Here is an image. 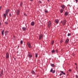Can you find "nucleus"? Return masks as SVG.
<instances>
[{
  "label": "nucleus",
  "instance_id": "obj_39",
  "mask_svg": "<svg viewBox=\"0 0 78 78\" xmlns=\"http://www.w3.org/2000/svg\"><path fill=\"white\" fill-rule=\"evenodd\" d=\"M75 1L76 2V3H77V2H78V0H75Z\"/></svg>",
  "mask_w": 78,
  "mask_h": 78
},
{
  "label": "nucleus",
  "instance_id": "obj_47",
  "mask_svg": "<svg viewBox=\"0 0 78 78\" xmlns=\"http://www.w3.org/2000/svg\"><path fill=\"white\" fill-rule=\"evenodd\" d=\"M60 57H61V56H58V57H59V58H60Z\"/></svg>",
  "mask_w": 78,
  "mask_h": 78
},
{
  "label": "nucleus",
  "instance_id": "obj_28",
  "mask_svg": "<svg viewBox=\"0 0 78 78\" xmlns=\"http://www.w3.org/2000/svg\"><path fill=\"white\" fill-rule=\"evenodd\" d=\"M35 57L36 58H37V53L35 54Z\"/></svg>",
  "mask_w": 78,
  "mask_h": 78
},
{
  "label": "nucleus",
  "instance_id": "obj_18",
  "mask_svg": "<svg viewBox=\"0 0 78 78\" xmlns=\"http://www.w3.org/2000/svg\"><path fill=\"white\" fill-rule=\"evenodd\" d=\"M9 32L8 31H6L5 32V36H6V35H8V33Z\"/></svg>",
  "mask_w": 78,
  "mask_h": 78
},
{
  "label": "nucleus",
  "instance_id": "obj_19",
  "mask_svg": "<svg viewBox=\"0 0 78 78\" xmlns=\"http://www.w3.org/2000/svg\"><path fill=\"white\" fill-rule=\"evenodd\" d=\"M61 10L60 11V12L61 13H62L64 11V9H61Z\"/></svg>",
  "mask_w": 78,
  "mask_h": 78
},
{
  "label": "nucleus",
  "instance_id": "obj_3",
  "mask_svg": "<svg viewBox=\"0 0 78 78\" xmlns=\"http://www.w3.org/2000/svg\"><path fill=\"white\" fill-rule=\"evenodd\" d=\"M60 73H61L59 75V76H61V75H66V73H64V71H60Z\"/></svg>",
  "mask_w": 78,
  "mask_h": 78
},
{
  "label": "nucleus",
  "instance_id": "obj_17",
  "mask_svg": "<svg viewBox=\"0 0 78 78\" xmlns=\"http://www.w3.org/2000/svg\"><path fill=\"white\" fill-rule=\"evenodd\" d=\"M34 24H35V23L34 21H32L31 23V26H34Z\"/></svg>",
  "mask_w": 78,
  "mask_h": 78
},
{
  "label": "nucleus",
  "instance_id": "obj_1",
  "mask_svg": "<svg viewBox=\"0 0 78 78\" xmlns=\"http://www.w3.org/2000/svg\"><path fill=\"white\" fill-rule=\"evenodd\" d=\"M10 11V9H8L6 10L5 11V13L4 14V16L5 18H6V16H8V12H9Z\"/></svg>",
  "mask_w": 78,
  "mask_h": 78
},
{
  "label": "nucleus",
  "instance_id": "obj_20",
  "mask_svg": "<svg viewBox=\"0 0 78 78\" xmlns=\"http://www.w3.org/2000/svg\"><path fill=\"white\" fill-rule=\"evenodd\" d=\"M1 34L2 36H4V30H3L2 31H1Z\"/></svg>",
  "mask_w": 78,
  "mask_h": 78
},
{
  "label": "nucleus",
  "instance_id": "obj_16",
  "mask_svg": "<svg viewBox=\"0 0 78 78\" xmlns=\"http://www.w3.org/2000/svg\"><path fill=\"white\" fill-rule=\"evenodd\" d=\"M64 15L66 16H68V15H69V12H65V13L64 14Z\"/></svg>",
  "mask_w": 78,
  "mask_h": 78
},
{
  "label": "nucleus",
  "instance_id": "obj_43",
  "mask_svg": "<svg viewBox=\"0 0 78 78\" xmlns=\"http://www.w3.org/2000/svg\"><path fill=\"white\" fill-rule=\"evenodd\" d=\"M34 0H30V2H33Z\"/></svg>",
  "mask_w": 78,
  "mask_h": 78
},
{
  "label": "nucleus",
  "instance_id": "obj_8",
  "mask_svg": "<svg viewBox=\"0 0 78 78\" xmlns=\"http://www.w3.org/2000/svg\"><path fill=\"white\" fill-rule=\"evenodd\" d=\"M42 37H43V35L42 34H41L39 35V40H41L42 38Z\"/></svg>",
  "mask_w": 78,
  "mask_h": 78
},
{
  "label": "nucleus",
  "instance_id": "obj_5",
  "mask_svg": "<svg viewBox=\"0 0 78 78\" xmlns=\"http://www.w3.org/2000/svg\"><path fill=\"white\" fill-rule=\"evenodd\" d=\"M51 21H49L48 22V28H50V27H51Z\"/></svg>",
  "mask_w": 78,
  "mask_h": 78
},
{
  "label": "nucleus",
  "instance_id": "obj_24",
  "mask_svg": "<svg viewBox=\"0 0 78 78\" xmlns=\"http://www.w3.org/2000/svg\"><path fill=\"white\" fill-rule=\"evenodd\" d=\"M51 52L52 53H54L55 52V50L53 49L51 51Z\"/></svg>",
  "mask_w": 78,
  "mask_h": 78
},
{
  "label": "nucleus",
  "instance_id": "obj_37",
  "mask_svg": "<svg viewBox=\"0 0 78 78\" xmlns=\"http://www.w3.org/2000/svg\"><path fill=\"white\" fill-rule=\"evenodd\" d=\"M45 12H46V13H48V11H47V10H46V11H45Z\"/></svg>",
  "mask_w": 78,
  "mask_h": 78
},
{
  "label": "nucleus",
  "instance_id": "obj_15",
  "mask_svg": "<svg viewBox=\"0 0 78 78\" xmlns=\"http://www.w3.org/2000/svg\"><path fill=\"white\" fill-rule=\"evenodd\" d=\"M69 42V39H67L66 41H65V43L66 44H68V43Z\"/></svg>",
  "mask_w": 78,
  "mask_h": 78
},
{
  "label": "nucleus",
  "instance_id": "obj_4",
  "mask_svg": "<svg viewBox=\"0 0 78 78\" xmlns=\"http://www.w3.org/2000/svg\"><path fill=\"white\" fill-rule=\"evenodd\" d=\"M20 12V9H17L16 12V15H19Z\"/></svg>",
  "mask_w": 78,
  "mask_h": 78
},
{
  "label": "nucleus",
  "instance_id": "obj_14",
  "mask_svg": "<svg viewBox=\"0 0 78 78\" xmlns=\"http://www.w3.org/2000/svg\"><path fill=\"white\" fill-rule=\"evenodd\" d=\"M61 7L62 8V9H64V8H66V5H61Z\"/></svg>",
  "mask_w": 78,
  "mask_h": 78
},
{
  "label": "nucleus",
  "instance_id": "obj_33",
  "mask_svg": "<svg viewBox=\"0 0 78 78\" xmlns=\"http://www.w3.org/2000/svg\"><path fill=\"white\" fill-rule=\"evenodd\" d=\"M9 17H11V13H10L9 14Z\"/></svg>",
  "mask_w": 78,
  "mask_h": 78
},
{
  "label": "nucleus",
  "instance_id": "obj_7",
  "mask_svg": "<svg viewBox=\"0 0 78 78\" xmlns=\"http://www.w3.org/2000/svg\"><path fill=\"white\" fill-rule=\"evenodd\" d=\"M32 54H31L30 52H28V57L29 58H32Z\"/></svg>",
  "mask_w": 78,
  "mask_h": 78
},
{
  "label": "nucleus",
  "instance_id": "obj_27",
  "mask_svg": "<svg viewBox=\"0 0 78 78\" xmlns=\"http://www.w3.org/2000/svg\"><path fill=\"white\" fill-rule=\"evenodd\" d=\"M51 45H53V44H54V41H52L51 42Z\"/></svg>",
  "mask_w": 78,
  "mask_h": 78
},
{
  "label": "nucleus",
  "instance_id": "obj_11",
  "mask_svg": "<svg viewBox=\"0 0 78 78\" xmlns=\"http://www.w3.org/2000/svg\"><path fill=\"white\" fill-rule=\"evenodd\" d=\"M27 45L28 46V47L30 48H32L31 46V44H30V42H28Z\"/></svg>",
  "mask_w": 78,
  "mask_h": 78
},
{
  "label": "nucleus",
  "instance_id": "obj_9",
  "mask_svg": "<svg viewBox=\"0 0 78 78\" xmlns=\"http://www.w3.org/2000/svg\"><path fill=\"white\" fill-rule=\"evenodd\" d=\"M3 75V70H2L0 72V77H2V76Z\"/></svg>",
  "mask_w": 78,
  "mask_h": 78
},
{
  "label": "nucleus",
  "instance_id": "obj_41",
  "mask_svg": "<svg viewBox=\"0 0 78 78\" xmlns=\"http://www.w3.org/2000/svg\"><path fill=\"white\" fill-rule=\"evenodd\" d=\"M61 51L62 52V51H63V49H62L61 50Z\"/></svg>",
  "mask_w": 78,
  "mask_h": 78
},
{
  "label": "nucleus",
  "instance_id": "obj_51",
  "mask_svg": "<svg viewBox=\"0 0 78 78\" xmlns=\"http://www.w3.org/2000/svg\"><path fill=\"white\" fill-rule=\"evenodd\" d=\"M19 47V46H18V47Z\"/></svg>",
  "mask_w": 78,
  "mask_h": 78
},
{
  "label": "nucleus",
  "instance_id": "obj_22",
  "mask_svg": "<svg viewBox=\"0 0 78 78\" xmlns=\"http://www.w3.org/2000/svg\"><path fill=\"white\" fill-rule=\"evenodd\" d=\"M32 74L36 75V73L34 72V71L32 70Z\"/></svg>",
  "mask_w": 78,
  "mask_h": 78
},
{
  "label": "nucleus",
  "instance_id": "obj_32",
  "mask_svg": "<svg viewBox=\"0 0 78 78\" xmlns=\"http://www.w3.org/2000/svg\"><path fill=\"white\" fill-rule=\"evenodd\" d=\"M69 72H72V70H71V69H69Z\"/></svg>",
  "mask_w": 78,
  "mask_h": 78
},
{
  "label": "nucleus",
  "instance_id": "obj_10",
  "mask_svg": "<svg viewBox=\"0 0 78 78\" xmlns=\"http://www.w3.org/2000/svg\"><path fill=\"white\" fill-rule=\"evenodd\" d=\"M9 53L8 52H7L6 53V58L7 59H8L9 58Z\"/></svg>",
  "mask_w": 78,
  "mask_h": 78
},
{
  "label": "nucleus",
  "instance_id": "obj_36",
  "mask_svg": "<svg viewBox=\"0 0 78 78\" xmlns=\"http://www.w3.org/2000/svg\"><path fill=\"white\" fill-rule=\"evenodd\" d=\"M2 6H0V10H1V9H2Z\"/></svg>",
  "mask_w": 78,
  "mask_h": 78
},
{
  "label": "nucleus",
  "instance_id": "obj_30",
  "mask_svg": "<svg viewBox=\"0 0 78 78\" xmlns=\"http://www.w3.org/2000/svg\"><path fill=\"white\" fill-rule=\"evenodd\" d=\"M56 52L57 53H58V50L57 49L56 50Z\"/></svg>",
  "mask_w": 78,
  "mask_h": 78
},
{
  "label": "nucleus",
  "instance_id": "obj_21",
  "mask_svg": "<svg viewBox=\"0 0 78 78\" xmlns=\"http://www.w3.org/2000/svg\"><path fill=\"white\" fill-rule=\"evenodd\" d=\"M23 5V2H21L20 3V7H22Z\"/></svg>",
  "mask_w": 78,
  "mask_h": 78
},
{
  "label": "nucleus",
  "instance_id": "obj_48",
  "mask_svg": "<svg viewBox=\"0 0 78 78\" xmlns=\"http://www.w3.org/2000/svg\"><path fill=\"white\" fill-rule=\"evenodd\" d=\"M75 65H76H76H77L76 63H75Z\"/></svg>",
  "mask_w": 78,
  "mask_h": 78
},
{
  "label": "nucleus",
  "instance_id": "obj_31",
  "mask_svg": "<svg viewBox=\"0 0 78 78\" xmlns=\"http://www.w3.org/2000/svg\"><path fill=\"white\" fill-rule=\"evenodd\" d=\"M75 76L76 78H78V76H77V75H75Z\"/></svg>",
  "mask_w": 78,
  "mask_h": 78
},
{
  "label": "nucleus",
  "instance_id": "obj_42",
  "mask_svg": "<svg viewBox=\"0 0 78 78\" xmlns=\"http://www.w3.org/2000/svg\"><path fill=\"white\" fill-rule=\"evenodd\" d=\"M24 16H27V15L26 14V13H24Z\"/></svg>",
  "mask_w": 78,
  "mask_h": 78
},
{
  "label": "nucleus",
  "instance_id": "obj_44",
  "mask_svg": "<svg viewBox=\"0 0 78 78\" xmlns=\"http://www.w3.org/2000/svg\"><path fill=\"white\" fill-rule=\"evenodd\" d=\"M47 1H48V2H49L50 1V0H47Z\"/></svg>",
  "mask_w": 78,
  "mask_h": 78
},
{
  "label": "nucleus",
  "instance_id": "obj_29",
  "mask_svg": "<svg viewBox=\"0 0 78 78\" xmlns=\"http://www.w3.org/2000/svg\"><path fill=\"white\" fill-rule=\"evenodd\" d=\"M5 23L6 25H8V22H7V21H6V22H5Z\"/></svg>",
  "mask_w": 78,
  "mask_h": 78
},
{
  "label": "nucleus",
  "instance_id": "obj_25",
  "mask_svg": "<svg viewBox=\"0 0 78 78\" xmlns=\"http://www.w3.org/2000/svg\"><path fill=\"white\" fill-rule=\"evenodd\" d=\"M63 42V40H62V39H61V41H60V43H62Z\"/></svg>",
  "mask_w": 78,
  "mask_h": 78
},
{
  "label": "nucleus",
  "instance_id": "obj_35",
  "mask_svg": "<svg viewBox=\"0 0 78 78\" xmlns=\"http://www.w3.org/2000/svg\"><path fill=\"white\" fill-rule=\"evenodd\" d=\"M72 55H73V56H74L75 55V53H73Z\"/></svg>",
  "mask_w": 78,
  "mask_h": 78
},
{
  "label": "nucleus",
  "instance_id": "obj_26",
  "mask_svg": "<svg viewBox=\"0 0 78 78\" xmlns=\"http://www.w3.org/2000/svg\"><path fill=\"white\" fill-rule=\"evenodd\" d=\"M68 36H71V34L70 33H69L67 35Z\"/></svg>",
  "mask_w": 78,
  "mask_h": 78
},
{
  "label": "nucleus",
  "instance_id": "obj_13",
  "mask_svg": "<svg viewBox=\"0 0 78 78\" xmlns=\"http://www.w3.org/2000/svg\"><path fill=\"white\" fill-rule=\"evenodd\" d=\"M23 31H26L27 30V27H23L22 28Z\"/></svg>",
  "mask_w": 78,
  "mask_h": 78
},
{
  "label": "nucleus",
  "instance_id": "obj_49",
  "mask_svg": "<svg viewBox=\"0 0 78 78\" xmlns=\"http://www.w3.org/2000/svg\"><path fill=\"white\" fill-rule=\"evenodd\" d=\"M38 76H39L38 75L37 76V77H38Z\"/></svg>",
  "mask_w": 78,
  "mask_h": 78
},
{
  "label": "nucleus",
  "instance_id": "obj_23",
  "mask_svg": "<svg viewBox=\"0 0 78 78\" xmlns=\"http://www.w3.org/2000/svg\"><path fill=\"white\" fill-rule=\"evenodd\" d=\"M51 67H55V64H51Z\"/></svg>",
  "mask_w": 78,
  "mask_h": 78
},
{
  "label": "nucleus",
  "instance_id": "obj_2",
  "mask_svg": "<svg viewBox=\"0 0 78 78\" xmlns=\"http://www.w3.org/2000/svg\"><path fill=\"white\" fill-rule=\"evenodd\" d=\"M66 21H67L66 20H61V23H62L63 26H64V25H66Z\"/></svg>",
  "mask_w": 78,
  "mask_h": 78
},
{
  "label": "nucleus",
  "instance_id": "obj_40",
  "mask_svg": "<svg viewBox=\"0 0 78 78\" xmlns=\"http://www.w3.org/2000/svg\"><path fill=\"white\" fill-rule=\"evenodd\" d=\"M0 26H2V24L1 23V22H0Z\"/></svg>",
  "mask_w": 78,
  "mask_h": 78
},
{
  "label": "nucleus",
  "instance_id": "obj_38",
  "mask_svg": "<svg viewBox=\"0 0 78 78\" xmlns=\"http://www.w3.org/2000/svg\"><path fill=\"white\" fill-rule=\"evenodd\" d=\"M39 2L40 3H42V2H41V1H39Z\"/></svg>",
  "mask_w": 78,
  "mask_h": 78
},
{
  "label": "nucleus",
  "instance_id": "obj_6",
  "mask_svg": "<svg viewBox=\"0 0 78 78\" xmlns=\"http://www.w3.org/2000/svg\"><path fill=\"white\" fill-rule=\"evenodd\" d=\"M55 70H53V68H52L50 71V72L52 73H55Z\"/></svg>",
  "mask_w": 78,
  "mask_h": 78
},
{
  "label": "nucleus",
  "instance_id": "obj_50",
  "mask_svg": "<svg viewBox=\"0 0 78 78\" xmlns=\"http://www.w3.org/2000/svg\"><path fill=\"white\" fill-rule=\"evenodd\" d=\"M67 75V76H68V75Z\"/></svg>",
  "mask_w": 78,
  "mask_h": 78
},
{
  "label": "nucleus",
  "instance_id": "obj_12",
  "mask_svg": "<svg viewBox=\"0 0 78 78\" xmlns=\"http://www.w3.org/2000/svg\"><path fill=\"white\" fill-rule=\"evenodd\" d=\"M55 22L56 24H58L59 23V20L58 19L55 20Z\"/></svg>",
  "mask_w": 78,
  "mask_h": 78
},
{
  "label": "nucleus",
  "instance_id": "obj_45",
  "mask_svg": "<svg viewBox=\"0 0 78 78\" xmlns=\"http://www.w3.org/2000/svg\"><path fill=\"white\" fill-rule=\"evenodd\" d=\"M13 37H14V38H15L16 37H15V36H13Z\"/></svg>",
  "mask_w": 78,
  "mask_h": 78
},
{
  "label": "nucleus",
  "instance_id": "obj_46",
  "mask_svg": "<svg viewBox=\"0 0 78 78\" xmlns=\"http://www.w3.org/2000/svg\"><path fill=\"white\" fill-rule=\"evenodd\" d=\"M69 6L70 7H71V6H70V5H69Z\"/></svg>",
  "mask_w": 78,
  "mask_h": 78
},
{
  "label": "nucleus",
  "instance_id": "obj_34",
  "mask_svg": "<svg viewBox=\"0 0 78 78\" xmlns=\"http://www.w3.org/2000/svg\"><path fill=\"white\" fill-rule=\"evenodd\" d=\"M20 44H23V41H21Z\"/></svg>",
  "mask_w": 78,
  "mask_h": 78
}]
</instances>
